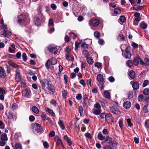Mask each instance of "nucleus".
<instances>
[{
	"label": "nucleus",
	"mask_w": 149,
	"mask_h": 149,
	"mask_svg": "<svg viewBox=\"0 0 149 149\" xmlns=\"http://www.w3.org/2000/svg\"><path fill=\"white\" fill-rule=\"evenodd\" d=\"M42 86L43 87H46L49 93L54 92V87L53 86L49 84L48 81L47 80H45L43 84H42Z\"/></svg>",
	"instance_id": "f257e3e1"
},
{
	"label": "nucleus",
	"mask_w": 149,
	"mask_h": 149,
	"mask_svg": "<svg viewBox=\"0 0 149 149\" xmlns=\"http://www.w3.org/2000/svg\"><path fill=\"white\" fill-rule=\"evenodd\" d=\"M31 128L34 132L36 133H39L42 130L41 125L36 123H34L32 124Z\"/></svg>",
	"instance_id": "f03ea898"
},
{
	"label": "nucleus",
	"mask_w": 149,
	"mask_h": 149,
	"mask_svg": "<svg viewBox=\"0 0 149 149\" xmlns=\"http://www.w3.org/2000/svg\"><path fill=\"white\" fill-rule=\"evenodd\" d=\"M110 110L111 112L116 114H119L121 113L119 109L114 106L110 107Z\"/></svg>",
	"instance_id": "7ed1b4c3"
},
{
	"label": "nucleus",
	"mask_w": 149,
	"mask_h": 149,
	"mask_svg": "<svg viewBox=\"0 0 149 149\" xmlns=\"http://www.w3.org/2000/svg\"><path fill=\"white\" fill-rule=\"evenodd\" d=\"M26 17L24 15L21 14L17 17V22L18 23L23 22L26 20Z\"/></svg>",
	"instance_id": "20e7f679"
},
{
	"label": "nucleus",
	"mask_w": 149,
	"mask_h": 149,
	"mask_svg": "<svg viewBox=\"0 0 149 149\" xmlns=\"http://www.w3.org/2000/svg\"><path fill=\"white\" fill-rule=\"evenodd\" d=\"M48 49L50 52L54 54H57L58 52L57 48L51 45H49L48 47Z\"/></svg>",
	"instance_id": "39448f33"
},
{
	"label": "nucleus",
	"mask_w": 149,
	"mask_h": 149,
	"mask_svg": "<svg viewBox=\"0 0 149 149\" xmlns=\"http://www.w3.org/2000/svg\"><path fill=\"white\" fill-rule=\"evenodd\" d=\"M113 118L111 114L110 113H107L106 114L105 117V120L107 123L110 122H113L112 120Z\"/></svg>",
	"instance_id": "423d86ee"
},
{
	"label": "nucleus",
	"mask_w": 149,
	"mask_h": 149,
	"mask_svg": "<svg viewBox=\"0 0 149 149\" xmlns=\"http://www.w3.org/2000/svg\"><path fill=\"white\" fill-rule=\"evenodd\" d=\"M89 23L90 25L96 26L99 24V21L97 19H95L89 21Z\"/></svg>",
	"instance_id": "0eeeda50"
},
{
	"label": "nucleus",
	"mask_w": 149,
	"mask_h": 149,
	"mask_svg": "<svg viewBox=\"0 0 149 149\" xmlns=\"http://www.w3.org/2000/svg\"><path fill=\"white\" fill-rule=\"evenodd\" d=\"M130 83L132 85V87L134 89L136 90L139 88V84L138 82L131 81Z\"/></svg>",
	"instance_id": "6e6552de"
},
{
	"label": "nucleus",
	"mask_w": 149,
	"mask_h": 149,
	"mask_svg": "<svg viewBox=\"0 0 149 149\" xmlns=\"http://www.w3.org/2000/svg\"><path fill=\"white\" fill-rule=\"evenodd\" d=\"M21 78L20 75V73L18 70H17L16 71L15 79L17 82L20 81Z\"/></svg>",
	"instance_id": "1a4fd4ad"
},
{
	"label": "nucleus",
	"mask_w": 149,
	"mask_h": 149,
	"mask_svg": "<svg viewBox=\"0 0 149 149\" xmlns=\"http://www.w3.org/2000/svg\"><path fill=\"white\" fill-rule=\"evenodd\" d=\"M31 91L30 90L28 89H26L22 91V95L23 96L28 97L30 94Z\"/></svg>",
	"instance_id": "9d476101"
},
{
	"label": "nucleus",
	"mask_w": 149,
	"mask_h": 149,
	"mask_svg": "<svg viewBox=\"0 0 149 149\" xmlns=\"http://www.w3.org/2000/svg\"><path fill=\"white\" fill-rule=\"evenodd\" d=\"M6 73L4 69L0 67V77L1 78H4L6 77Z\"/></svg>",
	"instance_id": "9b49d317"
},
{
	"label": "nucleus",
	"mask_w": 149,
	"mask_h": 149,
	"mask_svg": "<svg viewBox=\"0 0 149 149\" xmlns=\"http://www.w3.org/2000/svg\"><path fill=\"white\" fill-rule=\"evenodd\" d=\"M64 139L67 142L68 145L70 146L72 145V143L71 139L67 135H65L64 136Z\"/></svg>",
	"instance_id": "f8f14e48"
},
{
	"label": "nucleus",
	"mask_w": 149,
	"mask_h": 149,
	"mask_svg": "<svg viewBox=\"0 0 149 149\" xmlns=\"http://www.w3.org/2000/svg\"><path fill=\"white\" fill-rule=\"evenodd\" d=\"M83 105L84 106H86L87 102H88V97L86 95H83Z\"/></svg>",
	"instance_id": "ddd939ff"
},
{
	"label": "nucleus",
	"mask_w": 149,
	"mask_h": 149,
	"mask_svg": "<svg viewBox=\"0 0 149 149\" xmlns=\"http://www.w3.org/2000/svg\"><path fill=\"white\" fill-rule=\"evenodd\" d=\"M131 103L130 102L126 101L123 103V107L126 109L130 108L131 106Z\"/></svg>",
	"instance_id": "4468645a"
},
{
	"label": "nucleus",
	"mask_w": 149,
	"mask_h": 149,
	"mask_svg": "<svg viewBox=\"0 0 149 149\" xmlns=\"http://www.w3.org/2000/svg\"><path fill=\"white\" fill-rule=\"evenodd\" d=\"M2 35L5 37H8L9 36H11V33L8 30H5L4 31L3 33L2 34Z\"/></svg>",
	"instance_id": "2eb2a0df"
},
{
	"label": "nucleus",
	"mask_w": 149,
	"mask_h": 149,
	"mask_svg": "<svg viewBox=\"0 0 149 149\" xmlns=\"http://www.w3.org/2000/svg\"><path fill=\"white\" fill-rule=\"evenodd\" d=\"M126 53L125 54V56L126 58H131L132 54L130 52L128 51L127 48L125 49Z\"/></svg>",
	"instance_id": "dca6fc26"
},
{
	"label": "nucleus",
	"mask_w": 149,
	"mask_h": 149,
	"mask_svg": "<svg viewBox=\"0 0 149 149\" xmlns=\"http://www.w3.org/2000/svg\"><path fill=\"white\" fill-rule=\"evenodd\" d=\"M34 22L35 24L37 26L40 25L41 24L40 21V20L39 18L36 17L34 18Z\"/></svg>",
	"instance_id": "f3484780"
},
{
	"label": "nucleus",
	"mask_w": 149,
	"mask_h": 149,
	"mask_svg": "<svg viewBox=\"0 0 149 149\" xmlns=\"http://www.w3.org/2000/svg\"><path fill=\"white\" fill-rule=\"evenodd\" d=\"M32 110L34 113L38 114L39 112L38 109L36 106H33L32 107Z\"/></svg>",
	"instance_id": "a211bd4d"
},
{
	"label": "nucleus",
	"mask_w": 149,
	"mask_h": 149,
	"mask_svg": "<svg viewBox=\"0 0 149 149\" xmlns=\"http://www.w3.org/2000/svg\"><path fill=\"white\" fill-rule=\"evenodd\" d=\"M117 39L119 41H123L125 40L124 36L121 34H119L117 37Z\"/></svg>",
	"instance_id": "6ab92c4d"
},
{
	"label": "nucleus",
	"mask_w": 149,
	"mask_h": 149,
	"mask_svg": "<svg viewBox=\"0 0 149 149\" xmlns=\"http://www.w3.org/2000/svg\"><path fill=\"white\" fill-rule=\"evenodd\" d=\"M140 58L139 57H135L133 60V63L135 65H137L139 64V61Z\"/></svg>",
	"instance_id": "aec40b11"
},
{
	"label": "nucleus",
	"mask_w": 149,
	"mask_h": 149,
	"mask_svg": "<svg viewBox=\"0 0 149 149\" xmlns=\"http://www.w3.org/2000/svg\"><path fill=\"white\" fill-rule=\"evenodd\" d=\"M97 80L100 82H102L104 81L103 76L100 74L98 75L97 77Z\"/></svg>",
	"instance_id": "412c9836"
},
{
	"label": "nucleus",
	"mask_w": 149,
	"mask_h": 149,
	"mask_svg": "<svg viewBox=\"0 0 149 149\" xmlns=\"http://www.w3.org/2000/svg\"><path fill=\"white\" fill-rule=\"evenodd\" d=\"M141 19V17H135L134 20V24L135 25H138L139 22Z\"/></svg>",
	"instance_id": "4be33fe9"
},
{
	"label": "nucleus",
	"mask_w": 149,
	"mask_h": 149,
	"mask_svg": "<svg viewBox=\"0 0 149 149\" xmlns=\"http://www.w3.org/2000/svg\"><path fill=\"white\" fill-rule=\"evenodd\" d=\"M104 96L105 97L107 98L108 99H109L111 98V96L110 93L107 91H104Z\"/></svg>",
	"instance_id": "5701e85b"
},
{
	"label": "nucleus",
	"mask_w": 149,
	"mask_h": 149,
	"mask_svg": "<svg viewBox=\"0 0 149 149\" xmlns=\"http://www.w3.org/2000/svg\"><path fill=\"white\" fill-rule=\"evenodd\" d=\"M0 140L6 141L8 140L6 134H4L1 135L0 137Z\"/></svg>",
	"instance_id": "b1692460"
},
{
	"label": "nucleus",
	"mask_w": 149,
	"mask_h": 149,
	"mask_svg": "<svg viewBox=\"0 0 149 149\" xmlns=\"http://www.w3.org/2000/svg\"><path fill=\"white\" fill-rule=\"evenodd\" d=\"M129 75L131 78L133 79L135 77V73L133 71H130L129 73Z\"/></svg>",
	"instance_id": "393cba45"
},
{
	"label": "nucleus",
	"mask_w": 149,
	"mask_h": 149,
	"mask_svg": "<svg viewBox=\"0 0 149 149\" xmlns=\"http://www.w3.org/2000/svg\"><path fill=\"white\" fill-rule=\"evenodd\" d=\"M51 64V60L50 59H48L45 63V65L47 70L49 69V66Z\"/></svg>",
	"instance_id": "a878e982"
},
{
	"label": "nucleus",
	"mask_w": 149,
	"mask_h": 149,
	"mask_svg": "<svg viewBox=\"0 0 149 149\" xmlns=\"http://www.w3.org/2000/svg\"><path fill=\"white\" fill-rule=\"evenodd\" d=\"M46 110L49 113H50L53 116H55V115L53 111L51 109L48 108H47L46 109Z\"/></svg>",
	"instance_id": "bb28decb"
},
{
	"label": "nucleus",
	"mask_w": 149,
	"mask_h": 149,
	"mask_svg": "<svg viewBox=\"0 0 149 149\" xmlns=\"http://www.w3.org/2000/svg\"><path fill=\"white\" fill-rule=\"evenodd\" d=\"M126 65L130 68H131L133 65L132 61L130 60L127 61L126 62Z\"/></svg>",
	"instance_id": "cd10ccee"
},
{
	"label": "nucleus",
	"mask_w": 149,
	"mask_h": 149,
	"mask_svg": "<svg viewBox=\"0 0 149 149\" xmlns=\"http://www.w3.org/2000/svg\"><path fill=\"white\" fill-rule=\"evenodd\" d=\"M140 26L143 29H145L147 28V24L145 23L144 22H141V23Z\"/></svg>",
	"instance_id": "c85d7f7f"
},
{
	"label": "nucleus",
	"mask_w": 149,
	"mask_h": 149,
	"mask_svg": "<svg viewBox=\"0 0 149 149\" xmlns=\"http://www.w3.org/2000/svg\"><path fill=\"white\" fill-rule=\"evenodd\" d=\"M86 60H87V62L89 64H92L93 62V59L91 57H90L87 58L86 59Z\"/></svg>",
	"instance_id": "c756f323"
},
{
	"label": "nucleus",
	"mask_w": 149,
	"mask_h": 149,
	"mask_svg": "<svg viewBox=\"0 0 149 149\" xmlns=\"http://www.w3.org/2000/svg\"><path fill=\"white\" fill-rule=\"evenodd\" d=\"M14 117H15V116L10 113H9L7 115L8 118L9 119H13L14 120Z\"/></svg>",
	"instance_id": "7c9ffc66"
},
{
	"label": "nucleus",
	"mask_w": 149,
	"mask_h": 149,
	"mask_svg": "<svg viewBox=\"0 0 149 149\" xmlns=\"http://www.w3.org/2000/svg\"><path fill=\"white\" fill-rule=\"evenodd\" d=\"M143 6H139L138 5H135L134 6V8L136 10H142Z\"/></svg>",
	"instance_id": "2f4dec72"
},
{
	"label": "nucleus",
	"mask_w": 149,
	"mask_h": 149,
	"mask_svg": "<svg viewBox=\"0 0 149 149\" xmlns=\"http://www.w3.org/2000/svg\"><path fill=\"white\" fill-rule=\"evenodd\" d=\"M112 138L109 136H107V137L105 141L107 142L108 143H110L112 142Z\"/></svg>",
	"instance_id": "473e14b6"
},
{
	"label": "nucleus",
	"mask_w": 149,
	"mask_h": 149,
	"mask_svg": "<svg viewBox=\"0 0 149 149\" xmlns=\"http://www.w3.org/2000/svg\"><path fill=\"white\" fill-rule=\"evenodd\" d=\"M54 141L57 143H59V142L62 143L61 140L60 139L58 136H56L55 137Z\"/></svg>",
	"instance_id": "72a5a7b5"
},
{
	"label": "nucleus",
	"mask_w": 149,
	"mask_h": 149,
	"mask_svg": "<svg viewBox=\"0 0 149 149\" xmlns=\"http://www.w3.org/2000/svg\"><path fill=\"white\" fill-rule=\"evenodd\" d=\"M97 138L99 139L102 141L104 139L105 136H104L101 133H99L97 135Z\"/></svg>",
	"instance_id": "f704fd0d"
},
{
	"label": "nucleus",
	"mask_w": 149,
	"mask_h": 149,
	"mask_svg": "<svg viewBox=\"0 0 149 149\" xmlns=\"http://www.w3.org/2000/svg\"><path fill=\"white\" fill-rule=\"evenodd\" d=\"M143 94L145 95H148L149 94V88H146L143 90Z\"/></svg>",
	"instance_id": "c9c22d12"
},
{
	"label": "nucleus",
	"mask_w": 149,
	"mask_h": 149,
	"mask_svg": "<svg viewBox=\"0 0 149 149\" xmlns=\"http://www.w3.org/2000/svg\"><path fill=\"white\" fill-rule=\"evenodd\" d=\"M58 124L60 125L61 127L64 130L65 128V127L63 124V122L61 120H60L58 122Z\"/></svg>",
	"instance_id": "e433bc0d"
},
{
	"label": "nucleus",
	"mask_w": 149,
	"mask_h": 149,
	"mask_svg": "<svg viewBox=\"0 0 149 149\" xmlns=\"http://www.w3.org/2000/svg\"><path fill=\"white\" fill-rule=\"evenodd\" d=\"M95 66L98 69H100L102 68V64L101 63L99 62L96 63L95 64Z\"/></svg>",
	"instance_id": "4c0bfd02"
},
{
	"label": "nucleus",
	"mask_w": 149,
	"mask_h": 149,
	"mask_svg": "<svg viewBox=\"0 0 149 149\" xmlns=\"http://www.w3.org/2000/svg\"><path fill=\"white\" fill-rule=\"evenodd\" d=\"M51 60V64L54 65L57 63V60L55 58H50Z\"/></svg>",
	"instance_id": "58836bf2"
},
{
	"label": "nucleus",
	"mask_w": 149,
	"mask_h": 149,
	"mask_svg": "<svg viewBox=\"0 0 149 149\" xmlns=\"http://www.w3.org/2000/svg\"><path fill=\"white\" fill-rule=\"evenodd\" d=\"M148 105H145L143 108V111L145 113H147L148 112Z\"/></svg>",
	"instance_id": "ea45409f"
},
{
	"label": "nucleus",
	"mask_w": 149,
	"mask_h": 149,
	"mask_svg": "<svg viewBox=\"0 0 149 149\" xmlns=\"http://www.w3.org/2000/svg\"><path fill=\"white\" fill-rule=\"evenodd\" d=\"M101 112V109H97L94 110L93 113L96 115H98Z\"/></svg>",
	"instance_id": "a19ab883"
},
{
	"label": "nucleus",
	"mask_w": 149,
	"mask_h": 149,
	"mask_svg": "<svg viewBox=\"0 0 149 149\" xmlns=\"http://www.w3.org/2000/svg\"><path fill=\"white\" fill-rule=\"evenodd\" d=\"M112 149H115L117 146V143L116 141H113L111 144Z\"/></svg>",
	"instance_id": "79ce46f5"
},
{
	"label": "nucleus",
	"mask_w": 149,
	"mask_h": 149,
	"mask_svg": "<svg viewBox=\"0 0 149 149\" xmlns=\"http://www.w3.org/2000/svg\"><path fill=\"white\" fill-rule=\"evenodd\" d=\"M15 149H21L22 148L21 145L18 143H16L15 144Z\"/></svg>",
	"instance_id": "37998d69"
},
{
	"label": "nucleus",
	"mask_w": 149,
	"mask_h": 149,
	"mask_svg": "<svg viewBox=\"0 0 149 149\" xmlns=\"http://www.w3.org/2000/svg\"><path fill=\"white\" fill-rule=\"evenodd\" d=\"M120 21L122 23L125 22L126 18L124 16H120L119 19Z\"/></svg>",
	"instance_id": "c03bdc74"
},
{
	"label": "nucleus",
	"mask_w": 149,
	"mask_h": 149,
	"mask_svg": "<svg viewBox=\"0 0 149 149\" xmlns=\"http://www.w3.org/2000/svg\"><path fill=\"white\" fill-rule=\"evenodd\" d=\"M41 118L42 120H45L46 119L49 120V118H47V116L45 114H42L41 116Z\"/></svg>",
	"instance_id": "a18cd8bd"
},
{
	"label": "nucleus",
	"mask_w": 149,
	"mask_h": 149,
	"mask_svg": "<svg viewBox=\"0 0 149 149\" xmlns=\"http://www.w3.org/2000/svg\"><path fill=\"white\" fill-rule=\"evenodd\" d=\"M149 84V81L147 80H145L144 81L142 84L143 87L146 86Z\"/></svg>",
	"instance_id": "49530a36"
},
{
	"label": "nucleus",
	"mask_w": 149,
	"mask_h": 149,
	"mask_svg": "<svg viewBox=\"0 0 149 149\" xmlns=\"http://www.w3.org/2000/svg\"><path fill=\"white\" fill-rule=\"evenodd\" d=\"M35 119V117L33 115L30 116L29 117V120L31 122H33Z\"/></svg>",
	"instance_id": "de8ad7c7"
},
{
	"label": "nucleus",
	"mask_w": 149,
	"mask_h": 149,
	"mask_svg": "<svg viewBox=\"0 0 149 149\" xmlns=\"http://www.w3.org/2000/svg\"><path fill=\"white\" fill-rule=\"evenodd\" d=\"M94 35L97 38H100V33L98 31H97L95 32L94 33Z\"/></svg>",
	"instance_id": "09e8293b"
},
{
	"label": "nucleus",
	"mask_w": 149,
	"mask_h": 149,
	"mask_svg": "<svg viewBox=\"0 0 149 149\" xmlns=\"http://www.w3.org/2000/svg\"><path fill=\"white\" fill-rule=\"evenodd\" d=\"M118 124L120 127L121 129H122V128L123 126V120H120L118 122Z\"/></svg>",
	"instance_id": "8fccbe9b"
},
{
	"label": "nucleus",
	"mask_w": 149,
	"mask_h": 149,
	"mask_svg": "<svg viewBox=\"0 0 149 149\" xmlns=\"http://www.w3.org/2000/svg\"><path fill=\"white\" fill-rule=\"evenodd\" d=\"M145 65H149V59L147 58H145L144 59Z\"/></svg>",
	"instance_id": "3c124183"
},
{
	"label": "nucleus",
	"mask_w": 149,
	"mask_h": 149,
	"mask_svg": "<svg viewBox=\"0 0 149 149\" xmlns=\"http://www.w3.org/2000/svg\"><path fill=\"white\" fill-rule=\"evenodd\" d=\"M138 100L139 102H142L143 99V96L142 95H140L138 97Z\"/></svg>",
	"instance_id": "603ef678"
},
{
	"label": "nucleus",
	"mask_w": 149,
	"mask_h": 149,
	"mask_svg": "<svg viewBox=\"0 0 149 149\" xmlns=\"http://www.w3.org/2000/svg\"><path fill=\"white\" fill-rule=\"evenodd\" d=\"M114 13L116 14H120L121 13L120 10L118 8H115L114 10Z\"/></svg>",
	"instance_id": "864d4df0"
},
{
	"label": "nucleus",
	"mask_w": 149,
	"mask_h": 149,
	"mask_svg": "<svg viewBox=\"0 0 149 149\" xmlns=\"http://www.w3.org/2000/svg\"><path fill=\"white\" fill-rule=\"evenodd\" d=\"M65 41L66 42H68L70 41V38L68 35H66L65 37Z\"/></svg>",
	"instance_id": "5fc2aeb1"
},
{
	"label": "nucleus",
	"mask_w": 149,
	"mask_h": 149,
	"mask_svg": "<svg viewBox=\"0 0 149 149\" xmlns=\"http://www.w3.org/2000/svg\"><path fill=\"white\" fill-rule=\"evenodd\" d=\"M81 47L84 49H86L88 48V45L85 42H83L81 45Z\"/></svg>",
	"instance_id": "6e6d98bb"
},
{
	"label": "nucleus",
	"mask_w": 149,
	"mask_h": 149,
	"mask_svg": "<svg viewBox=\"0 0 149 149\" xmlns=\"http://www.w3.org/2000/svg\"><path fill=\"white\" fill-rule=\"evenodd\" d=\"M83 108L82 106H80L79 108V111L80 115L81 116L82 115L83 112Z\"/></svg>",
	"instance_id": "4d7b16f0"
},
{
	"label": "nucleus",
	"mask_w": 149,
	"mask_h": 149,
	"mask_svg": "<svg viewBox=\"0 0 149 149\" xmlns=\"http://www.w3.org/2000/svg\"><path fill=\"white\" fill-rule=\"evenodd\" d=\"M127 123L128 126H132L133 125V124L131 123V120L129 119H128L127 120Z\"/></svg>",
	"instance_id": "13d9d810"
},
{
	"label": "nucleus",
	"mask_w": 149,
	"mask_h": 149,
	"mask_svg": "<svg viewBox=\"0 0 149 149\" xmlns=\"http://www.w3.org/2000/svg\"><path fill=\"white\" fill-rule=\"evenodd\" d=\"M70 36L71 37H72L73 39H75L77 37V35L74 33H71Z\"/></svg>",
	"instance_id": "bf43d9fd"
},
{
	"label": "nucleus",
	"mask_w": 149,
	"mask_h": 149,
	"mask_svg": "<svg viewBox=\"0 0 149 149\" xmlns=\"http://www.w3.org/2000/svg\"><path fill=\"white\" fill-rule=\"evenodd\" d=\"M22 58L23 60L24 61H26L27 59V56L25 53H23L22 55Z\"/></svg>",
	"instance_id": "052dcab7"
},
{
	"label": "nucleus",
	"mask_w": 149,
	"mask_h": 149,
	"mask_svg": "<svg viewBox=\"0 0 149 149\" xmlns=\"http://www.w3.org/2000/svg\"><path fill=\"white\" fill-rule=\"evenodd\" d=\"M6 143V141H4L1 140H0V146H4Z\"/></svg>",
	"instance_id": "680f3d73"
},
{
	"label": "nucleus",
	"mask_w": 149,
	"mask_h": 149,
	"mask_svg": "<svg viewBox=\"0 0 149 149\" xmlns=\"http://www.w3.org/2000/svg\"><path fill=\"white\" fill-rule=\"evenodd\" d=\"M71 50V49L69 48L68 46H67L65 48V51L67 53H69Z\"/></svg>",
	"instance_id": "e2e57ef3"
},
{
	"label": "nucleus",
	"mask_w": 149,
	"mask_h": 149,
	"mask_svg": "<svg viewBox=\"0 0 149 149\" xmlns=\"http://www.w3.org/2000/svg\"><path fill=\"white\" fill-rule=\"evenodd\" d=\"M83 54L84 56L87 58H88L87 57L89 55V53L87 51H85L84 52H83Z\"/></svg>",
	"instance_id": "0e129e2a"
},
{
	"label": "nucleus",
	"mask_w": 149,
	"mask_h": 149,
	"mask_svg": "<svg viewBox=\"0 0 149 149\" xmlns=\"http://www.w3.org/2000/svg\"><path fill=\"white\" fill-rule=\"evenodd\" d=\"M6 92L2 88H0V94H5Z\"/></svg>",
	"instance_id": "69168bd1"
},
{
	"label": "nucleus",
	"mask_w": 149,
	"mask_h": 149,
	"mask_svg": "<svg viewBox=\"0 0 149 149\" xmlns=\"http://www.w3.org/2000/svg\"><path fill=\"white\" fill-rule=\"evenodd\" d=\"M108 79L111 82H113L115 81V79L112 76L110 77Z\"/></svg>",
	"instance_id": "338daca9"
},
{
	"label": "nucleus",
	"mask_w": 149,
	"mask_h": 149,
	"mask_svg": "<svg viewBox=\"0 0 149 149\" xmlns=\"http://www.w3.org/2000/svg\"><path fill=\"white\" fill-rule=\"evenodd\" d=\"M145 125L147 128H149V120H148L146 121Z\"/></svg>",
	"instance_id": "774afa93"
}]
</instances>
